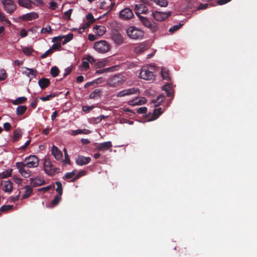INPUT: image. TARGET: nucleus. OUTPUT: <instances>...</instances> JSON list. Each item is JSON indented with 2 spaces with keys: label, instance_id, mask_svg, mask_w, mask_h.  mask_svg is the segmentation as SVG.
Listing matches in <instances>:
<instances>
[{
  "label": "nucleus",
  "instance_id": "nucleus-1",
  "mask_svg": "<svg viewBox=\"0 0 257 257\" xmlns=\"http://www.w3.org/2000/svg\"><path fill=\"white\" fill-rule=\"evenodd\" d=\"M126 34L132 39L140 40L143 38L144 33L135 26H130L126 30Z\"/></svg>",
  "mask_w": 257,
  "mask_h": 257
},
{
  "label": "nucleus",
  "instance_id": "nucleus-2",
  "mask_svg": "<svg viewBox=\"0 0 257 257\" xmlns=\"http://www.w3.org/2000/svg\"><path fill=\"white\" fill-rule=\"evenodd\" d=\"M94 49L99 53H106L110 49V44L105 40H100L95 42Z\"/></svg>",
  "mask_w": 257,
  "mask_h": 257
},
{
  "label": "nucleus",
  "instance_id": "nucleus-3",
  "mask_svg": "<svg viewBox=\"0 0 257 257\" xmlns=\"http://www.w3.org/2000/svg\"><path fill=\"white\" fill-rule=\"evenodd\" d=\"M151 69L152 70H150L148 67H143L140 72L139 77L141 78L146 80L154 79L155 77V74H154L153 70H155V68L154 67H151Z\"/></svg>",
  "mask_w": 257,
  "mask_h": 257
},
{
  "label": "nucleus",
  "instance_id": "nucleus-4",
  "mask_svg": "<svg viewBox=\"0 0 257 257\" xmlns=\"http://www.w3.org/2000/svg\"><path fill=\"white\" fill-rule=\"evenodd\" d=\"M125 81L124 76L120 74L114 75L107 81L108 85L110 87H117Z\"/></svg>",
  "mask_w": 257,
  "mask_h": 257
},
{
  "label": "nucleus",
  "instance_id": "nucleus-5",
  "mask_svg": "<svg viewBox=\"0 0 257 257\" xmlns=\"http://www.w3.org/2000/svg\"><path fill=\"white\" fill-rule=\"evenodd\" d=\"M138 16L143 25L149 28L152 32H156L158 30V27L156 23H152L147 18L142 16L140 14H138Z\"/></svg>",
  "mask_w": 257,
  "mask_h": 257
},
{
  "label": "nucleus",
  "instance_id": "nucleus-6",
  "mask_svg": "<svg viewBox=\"0 0 257 257\" xmlns=\"http://www.w3.org/2000/svg\"><path fill=\"white\" fill-rule=\"evenodd\" d=\"M110 38L114 43L117 45H120L124 42V39L122 35L116 29H113L110 33Z\"/></svg>",
  "mask_w": 257,
  "mask_h": 257
},
{
  "label": "nucleus",
  "instance_id": "nucleus-7",
  "mask_svg": "<svg viewBox=\"0 0 257 257\" xmlns=\"http://www.w3.org/2000/svg\"><path fill=\"white\" fill-rule=\"evenodd\" d=\"M18 3L21 7L31 9L32 5L38 6L42 4L41 0H18Z\"/></svg>",
  "mask_w": 257,
  "mask_h": 257
},
{
  "label": "nucleus",
  "instance_id": "nucleus-8",
  "mask_svg": "<svg viewBox=\"0 0 257 257\" xmlns=\"http://www.w3.org/2000/svg\"><path fill=\"white\" fill-rule=\"evenodd\" d=\"M5 11L10 14L13 13L16 9L14 0H1Z\"/></svg>",
  "mask_w": 257,
  "mask_h": 257
},
{
  "label": "nucleus",
  "instance_id": "nucleus-9",
  "mask_svg": "<svg viewBox=\"0 0 257 257\" xmlns=\"http://www.w3.org/2000/svg\"><path fill=\"white\" fill-rule=\"evenodd\" d=\"M24 165L28 168L37 167L39 165V160L36 156H30L25 159Z\"/></svg>",
  "mask_w": 257,
  "mask_h": 257
},
{
  "label": "nucleus",
  "instance_id": "nucleus-10",
  "mask_svg": "<svg viewBox=\"0 0 257 257\" xmlns=\"http://www.w3.org/2000/svg\"><path fill=\"white\" fill-rule=\"evenodd\" d=\"M16 166L21 175L25 178H28L31 176V172L29 169H26L27 166L24 165V162H17Z\"/></svg>",
  "mask_w": 257,
  "mask_h": 257
},
{
  "label": "nucleus",
  "instance_id": "nucleus-11",
  "mask_svg": "<svg viewBox=\"0 0 257 257\" xmlns=\"http://www.w3.org/2000/svg\"><path fill=\"white\" fill-rule=\"evenodd\" d=\"M171 13L168 12H161L155 11L152 13V16L154 19L157 21L161 22L167 19L168 17L171 16Z\"/></svg>",
  "mask_w": 257,
  "mask_h": 257
},
{
  "label": "nucleus",
  "instance_id": "nucleus-12",
  "mask_svg": "<svg viewBox=\"0 0 257 257\" xmlns=\"http://www.w3.org/2000/svg\"><path fill=\"white\" fill-rule=\"evenodd\" d=\"M52 42L54 43L49 48V55L54 51H58L60 50L61 47V38L58 37H55L52 39Z\"/></svg>",
  "mask_w": 257,
  "mask_h": 257
},
{
  "label": "nucleus",
  "instance_id": "nucleus-13",
  "mask_svg": "<svg viewBox=\"0 0 257 257\" xmlns=\"http://www.w3.org/2000/svg\"><path fill=\"white\" fill-rule=\"evenodd\" d=\"M139 93V89L138 88H131L128 89L123 90L119 91L117 96L118 97H123L126 95H130L133 94H138Z\"/></svg>",
  "mask_w": 257,
  "mask_h": 257
},
{
  "label": "nucleus",
  "instance_id": "nucleus-14",
  "mask_svg": "<svg viewBox=\"0 0 257 257\" xmlns=\"http://www.w3.org/2000/svg\"><path fill=\"white\" fill-rule=\"evenodd\" d=\"M134 16L132 11L129 8H125L120 12V18L124 20L131 19Z\"/></svg>",
  "mask_w": 257,
  "mask_h": 257
},
{
  "label": "nucleus",
  "instance_id": "nucleus-15",
  "mask_svg": "<svg viewBox=\"0 0 257 257\" xmlns=\"http://www.w3.org/2000/svg\"><path fill=\"white\" fill-rule=\"evenodd\" d=\"M38 14L35 12H31L24 14L20 17V19L24 21H29L37 19L38 18Z\"/></svg>",
  "mask_w": 257,
  "mask_h": 257
},
{
  "label": "nucleus",
  "instance_id": "nucleus-16",
  "mask_svg": "<svg viewBox=\"0 0 257 257\" xmlns=\"http://www.w3.org/2000/svg\"><path fill=\"white\" fill-rule=\"evenodd\" d=\"M91 158L90 157H85L83 156L79 155L76 158V163L78 165H85L90 163Z\"/></svg>",
  "mask_w": 257,
  "mask_h": 257
},
{
  "label": "nucleus",
  "instance_id": "nucleus-17",
  "mask_svg": "<svg viewBox=\"0 0 257 257\" xmlns=\"http://www.w3.org/2000/svg\"><path fill=\"white\" fill-rule=\"evenodd\" d=\"M51 152L52 154L56 160H59L62 159V152L57 147L53 145L51 149Z\"/></svg>",
  "mask_w": 257,
  "mask_h": 257
},
{
  "label": "nucleus",
  "instance_id": "nucleus-18",
  "mask_svg": "<svg viewBox=\"0 0 257 257\" xmlns=\"http://www.w3.org/2000/svg\"><path fill=\"white\" fill-rule=\"evenodd\" d=\"M112 147V144L110 141L99 143L96 146V149L99 151H106Z\"/></svg>",
  "mask_w": 257,
  "mask_h": 257
},
{
  "label": "nucleus",
  "instance_id": "nucleus-19",
  "mask_svg": "<svg viewBox=\"0 0 257 257\" xmlns=\"http://www.w3.org/2000/svg\"><path fill=\"white\" fill-rule=\"evenodd\" d=\"M23 73L25 74L28 77H30V81L32 78L36 77L37 75V71L34 69L25 68V70L23 72Z\"/></svg>",
  "mask_w": 257,
  "mask_h": 257
},
{
  "label": "nucleus",
  "instance_id": "nucleus-20",
  "mask_svg": "<svg viewBox=\"0 0 257 257\" xmlns=\"http://www.w3.org/2000/svg\"><path fill=\"white\" fill-rule=\"evenodd\" d=\"M93 30L94 32L98 36H102L106 32V28L101 25H95Z\"/></svg>",
  "mask_w": 257,
  "mask_h": 257
},
{
  "label": "nucleus",
  "instance_id": "nucleus-21",
  "mask_svg": "<svg viewBox=\"0 0 257 257\" xmlns=\"http://www.w3.org/2000/svg\"><path fill=\"white\" fill-rule=\"evenodd\" d=\"M13 190V183L11 181L8 180L4 182L3 190L7 193H11Z\"/></svg>",
  "mask_w": 257,
  "mask_h": 257
},
{
  "label": "nucleus",
  "instance_id": "nucleus-22",
  "mask_svg": "<svg viewBox=\"0 0 257 257\" xmlns=\"http://www.w3.org/2000/svg\"><path fill=\"white\" fill-rule=\"evenodd\" d=\"M44 180L40 178L31 179V185L33 187H37L42 185L44 184Z\"/></svg>",
  "mask_w": 257,
  "mask_h": 257
},
{
  "label": "nucleus",
  "instance_id": "nucleus-23",
  "mask_svg": "<svg viewBox=\"0 0 257 257\" xmlns=\"http://www.w3.org/2000/svg\"><path fill=\"white\" fill-rule=\"evenodd\" d=\"M135 10L137 12V13L147 14L148 12V8L142 4L136 5ZM138 15V14H137Z\"/></svg>",
  "mask_w": 257,
  "mask_h": 257
},
{
  "label": "nucleus",
  "instance_id": "nucleus-24",
  "mask_svg": "<svg viewBox=\"0 0 257 257\" xmlns=\"http://www.w3.org/2000/svg\"><path fill=\"white\" fill-rule=\"evenodd\" d=\"M148 46L144 43H142L135 48V52L136 53H141L148 48Z\"/></svg>",
  "mask_w": 257,
  "mask_h": 257
},
{
  "label": "nucleus",
  "instance_id": "nucleus-25",
  "mask_svg": "<svg viewBox=\"0 0 257 257\" xmlns=\"http://www.w3.org/2000/svg\"><path fill=\"white\" fill-rule=\"evenodd\" d=\"M58 37L61 38V41L64 39V40L62 41V45H65L66 43H67L68 42L72 40L73 38V34L72 33H69V34L67 35L64 36H59Z\"/></svg>",
  "mask_w": 257,
  "mask_h": 257
},
{
  "label": "nucleus",
  "instance_id": "nucleus-26",
  "mask_svg": "<svg viewBox=\"0 0 257 257\" xmlns=\"http://www.w3.org/2000/svg\"><path fill=\"white\" fill-rule=\"evenodd\" d=\"M102 95L101 91L100 89H96L89 95V98L97 99L100 98Z\"/></svg>",
  "mask_w": 257,
  "mask_h": 257
},
{
  "label": "nucleus",
  "instance_id": "nucleus-27",
  "mask_svg": "<svg viewBox=\"0 0 257 257\" xmlns=\"http://www.w3.org/2000/svg\"><path fill=\"white\" fill-rule=\"evenodd\" d=\"M24 193L22 195V199L26 198L30 196L32 192V189L29 185H26L25 186Z\"/></svg>",
  "mask_w": 257,
  "mask_h": 257
},
{
  "label": "nucleus",
  "instance_id": "nucleus-28",
  "mask_svg": "<svg viewBox=\"0 0 257 257\" xmlns=\"http://www.w3.org/2000/svg\"><path fill=\"white\" fill-rule=\"evenodd\" d=\"M12 170L11 169L5 170L0 173V179H5L9 177L12 175Z\"/></svg>",
  "mask_w": 257,
  "mask_h": 257
},
{
  "label": "nucleus",
  "instance_id": "nucleus-29",
  "mask_svg": "<svg viewBox=\"0 0 257 257\" xmlns=\"http://www.w3.org/2000/svg\"><path fill=\"white\" fill-rule=\"evenodd\" d=\"M162 108L161 107L154 109L152 115V118L150 119V120H153L157 119L159 116V115L162 114Z\"/></svg>",
  "mask_w": 257,
  "mask_h": 257
},
{
  "label": "nucleus",
  "instance_id": "nucleus-30",
  "mask_svg": "<svg viewBox=\"0 0 257 257\" xmlns=\"http://www.w3.org/2000/svg\"><path fill=\"white\" fill-rule=\"evenodd\" d=\"M161 75L164 79L166 80H169L170 79V77L169 76V71L165 68H162Z\"/></svg>",
  "mask_w": 257,
  "mask_h": 257
},
{
  "label": "nucleus",
  "instance_id": "nucleus-31",
  "mask_svg": "<svg viewBox=\"0 0 257 257\" xmlns=\"http://www.w3.org/2000/svg\"><path fill=\"white\" fill-rule=\"evenodd\" d=\"M146 102V99L143 98L141 99L137 98L135 100H131L129 103L131 105H141L145 104Z\"/></svg>",
  "mask_w": 257,
  "mask_h": 257
},
{
  "label": "nucleus",
  "instance_id": "nucleus-32",
  "mask_svg": "<svg viewBox=\"0 0 257 257\" xmlns=\"http://www.w3.org/2000/svg\"><path fill=\"white\" fill-rule=\"evenodd\" d=\"M55 184L57 186V187L55 189L56 192L58 193V195L62 196L63 194V187L62 183L59 181H56L55 182Z\"/></svg>",
  "mask_w": 257,
  "mask_h": 257
},
{
  "label": "nucleus",
  "instance_id": "nucleus-33",
  "mask_svg": "<svg viewBox=\"0 0 257 257\" xmlns=\"http://www.w3.org/2000/svg\"><path fill=\"white\" fill-rule=\"evenodd\" d=\"M38 83L41 88L44 89L48 85V79L47 78H42L39 80Z\"/></svg>",
  "mask_w": 257,
  "mask_h": 257
},
{
  "label": "nucleus",
  "instance_id": "nucleus-34",
  "mask_svg": "<svg viewBox=\"0 0 257 257\" xmlns=\"http://www.w3.org/2000/svg\"><path fill=\"white\" fill-rule=\"evenodd\" d=\"M61 195H56L54 199L51 202V207L57 206L61 200Z\"/></svg>",
  "mask_w": 257,
  "mask_h": 257
},
{
  "label": "nucleus",
  "instance_id": "nucleus-35",
  "mask_svg": "<svg viewBox=\"0 0 257 257\" xmlns=\"http://www.w3.org/2000/svg\"><path fill=\"white\" fill-rule=\"evenodd\" d=\"M22 51L24 54L29 56L33 52V49L32 46L25 47L22 48Z\"/></svg>",
  "mask_w": 257,
  "mask_h": 257
},
{
  "label": "nucleus",
  "instance_id": "nucleus-36",
  "mask_svg": "<svg viewBox=\"0 0 257 257\" xmlns=\"http://www.w3.org/2000/svg\"><path fill=\"white\" fill-rule=\"evenodd\" d=\"M27 110V107L25 105H20L17 108L16 112L18 115L23 114Z\"/></svg>",
  "mask_w": 257,
  "mask_h": 257
},
{
  "label": "nucleus",
  "instance_id": "nucleus-37",
  "mask_svg": "<svg viewBox=\"0 0 257 257\" xmlns=\"http://www.w3.org/2000/svg\"><path fill=\"white\" fill-rule=\"evenodd\" d=\"M60 72L59 68L56 66H53L51 68L50 73L52 77H55L57 76Z\"/></svg>",
  "mask_w": 257,
  "mask_h": 257
},
{
  "label": "nucleus",
  "instance_id": "nucleus-38",
  "mask_svg": "<svg viewBox=\"0 0 257 257\" xmlns=\"http://www.w3.org/2000/svg\"><path fill=\"white\" fill-rule=\"evenodd\" d=\"M27 100V98L25 96L20 97L14 100L13 101V104L14 105H18L21 103H23L25 102Z\"/></svg>",
  "mask_w": 257,
  "mask_h": 257
},
{
  "label": "nucleus",
  "instance_id": "nucleus-39",
  "mask_svg": "<svg viewBox=\"0 0 257 257\" xmlns=\"http://www.w3.org/2000/svg\"><path fill=\"white\" fill-rule=\"evenodd\" d=\"M22 135V132L20 130L17 129L14 133V140L18 141Z\"/></svg>",
  "mask_w": 257,
  "mask_h": 257
},
{
  "label": "nucleus",
  "instance_id": "nucleus-40",
  "mask_svg": "<svg viewBox=\"0 0 257 257\" xmlns=\"http://www.w3.org/2000/svg\"><path fill=\"white\" fill-rule=\"evenodd\" d=\"M88 132H89V131L87 130L86 129H84V130H79H79L73 131L72 132V135L74 136H76L77 135L81 134H87L88 133Z\"/></svg>",
  "mask_w": 257,
  "mask_h": 257
},
{
  "label": "nucleus",
  "instance_id": "nucleus-41",
  "mask_svg": "<svg viewBox=\"0 0 257 257\" xmlns=\"http://www.w3.org/2000/svg\"><path fill=\"white\" fill-rule=\"evenodd\" d=\"M64 155H65V159L63 160V162L64 164H70V160L69 159V157L67 153V151L66 149H64Z\"/></svg>",
  "mask_w": 257,
  "mask_h": 257
},
{
  "label": "nucleus",
  "instance_id": "nucleus-42",
  "mask_svg": "<svg viewBox=\"0 0 257 257\" xmlns=\"http://www.w3.org/2000/svg\"><path fill=\"white\" fill-rule=\"evenodd\" d=\"M86 174V172L85 171H81L78 172V173L71 180L72 182H74L76 180L78 179L81 177L85 175Z\"/></svg>",
  "mask_w": 257,
  "mask_h": 257
},
{
  "label": "nucleus",
  "instance_id": "nucleus-43",
  "mask_svg": "<svg viewBox=\"0 0 257 257\" xmlns=\"http://www.w3.org/2000/svg\"><path fill=\"white\" fill-rule=\"evenodd\" d=\"M182 25L181 24H179V25H175V26H173V27H171L169 30V31L171 33H174L175 32L177 31V30H178L180 28H181V27H182Z\"/></svg>",
  "mask_w": 257,
  "mask_h": 257
},
{
  "label": "nucleus",
  "instance_id": "nucleus-44",
  "mask_svg": "<svg viewBox=\"0 0 257 257\" xmlns=\"http://www.w3.org/2000/svg\"><path fill=\"white\" fill-rule=\"evenodd\" d=\"M164 99V96L163 95H160L158 96L156 99L153 101V102L155 103V105H156L157 103H160L162 102Z\"/></svg>",
  "mask_w": 257,
  "mask_h": 257
},
{
  "label": "nucleus",
  "instance_id": "nucleus-45",
  "mask_svg": "<svg viewBox=\"0 0 257 257\" xmlns=\"http://www.w3.org/2000/svg\"><path fill=\"white\" fill-rule=\"evenodd\" d=\"M100 79H101V78H98L97 79H96L93 81L87 82V83L85 84L84 87L85 88H86V87H89V86L92 85L94 83L98 84L99 83H100Z\"/></svg>",
  "mask_w": 257,
  "mask_h": 257
},
{
  "label": "nucleus",
  "instance_id": "nucleus-46",
  "mask_svg": "<svg viewBox=\"0 0 257 257\" xmlns=\"http://www.w3.org/2000/svg\"><path fill=\"white\" fill-rule=\"evenodd\" d=\"M7 77V73L4 70H0V81L4 80Z\"/></svg>",
  "mask_w": 257,
  "mask_h": 257
},
{
  "label": "nucleus",
  "instance_id": "nucleus-47",
  "mask_svg": "<svg viewBox=\"0 0 257 257\" xmlns=\"http://www.w3.org/2000/svg\"><path fill=\"white\" fill-rule=\"evenodd\" d=\"M87 62L90 63L91 64H94L96 62L95 59L91 55H87V57L85 58Z\"/></svg>",
  "mask_w": 257,
  "mask_h": 257
},
{
  "label": "nucleus",
  "instance_id": "nucleus-48",
  "mask_svg": "<svg viewBox=\"0 0 257 257\" xmlns=\"http://www.w3.org/2000/svg\"><path fill=\"white\" fill-rule=\"evenodd\" d=\"M13 206L12 205H4L1 208V210L2 211H7L8 210H11L13 208Z\"/></svg>",
  "mask_w": 257,
  "mask_h": 257
},
{
  "label": "nucleus",
  "instance_id": "nucleus-49",
  "mask_svg": "<svg viewBox=\"0 0 257 257\" xmlns=\"http://www.w3.org/2000/svg\"><path fill=\"white\" fill-rule=\"evenodd\" d=\"M94 107V106H83L82 110L85 112H88Z\"/></svg>",
  "mask_w": 257,
  "mask_h": 257
},
{
  "label": "nucleus",
  "instance_id": "nucleus-50",
  "mask_svg": "<svg viewBox=\"0 0 257 257\" xmlns=\"http://www.w3.org/2000/svg\"><path fill=\"white\" fill-rule=\"evenodd\" d=\"M13 180L15 183L18 185H21L23 182V179L22 178L16 176L13 177Z\"/></svg>",
  "mask_w": 257,
  "mask_h": 257
},
{
  "label": "nucleus",
  "instance_id": "nucleus-51",
  "mask_svg": "<svg viewBox=\"0 0 257 257\" xmlns=\"http://www.w3.org/2000/svg\"><path fill=\"white\" fill-rule=\"evenodd\" d=\"M147 112V108L146 107H140L137 110V112L139 114L146 113Z\"/></svg>",
  "mask_w": 257,
  "mask_h": 257
},
{
  "label": "nucleus",
  "instance_id": "nucleus-52",
  "mask_svg": "<svg viewBox=\"0 0 257 257\" xmlns=\"http://www.w3.org/2000/svg\"><path fill=\"white\" fill-rule=\"evenodd\" d=\"M0 21L2 22H7L8 24H10V22L7 20V19L6 18V17L0 12Z\"/></svg>",
  "mask_w": 257,
  "mask_h": 257
},
{
  "label": "nucleus",
  "instance_id": "nucleus-53",
  "mask_svg": "<svg viewBox=\"0 0 257 257\" xmlns=\"http://www.w3.org/2000/svg\"><path fill=\"white\" fill-rule=\"evenodd\" d=\"M208 4H200L199 6L197 8V10H204L208 8Z\"/></svg>",
  "mask_w": 257,
  "mask_h": 257
},
{
  "label": "nucleus",
  "instance_id": "nucleus-54",
  "mask_svg": "<svg viewBox=\"0 0 257 257\" xmlns=\"http://www.w3.org/2000/svg\"><path fill=\"white\" fill-rule=\"evenodd\" d=\"M57 7V4L55 2H51L49 3V8L52 10H55Z\"/></svg>",
  "mask_w": 257,
  "mask_h": 257
},
{
  "label": "nucleus",
  "instance_id": "nucleus-55",
  "mask_svg": "<svg viewBox=\"0 0 257 257\" xmlns=\"http://www.w3.org/2000/svg\"><path fill=\"white\" fill-rule=\"evenodd\" d=\"M86 19L88 21H92V23L95 21V20L94 19L93 15L89 13L86 16Z\"/></svg>",
  "mask_w": 257,
  "mask_h": 257
},
{
  "label": "nucleus",
  "instance_id": "nucleus-56",
  "mask_svg": "<svg viewBox=\"0 0 257 257\" xmlns=\"http://www.w3.org/2000/svg\"><path fill=\"white\" fill-rule=\"evenodd\" d=\"M51 164L49 163V175H53L55 173H58L59 172V169L58 168L55 169V170L53 171L52 169L51 168Z\"/></svg>",
  "mask_w": 257,
  "mask_h": 257
},
{
  "label": "nucleus",
  "instance_id": "nucleus-57",
  "mask_svg": "<svg viewBox=\"0 0 257 257\" xmlns=\"http://www.w3.org/2000/svg\"><path fill=\"white\" fill-rule=\"evenodd\" d=\"M105 65V62L104 61H98L96 63L95 66L97 68L103 67Z\"/></svg>",
  "mask_w": 257,
  "mask_h": 257
},
{
  "label": "nucleus",
  "instance_id": "nucleus-58",
  "mask_svg": "<svg viewBox=\"0 0 257 257\" xmlns=\"http://www.w3.org/2000/svg\"><path fill=\"white\" fill-rule=\"evenodd\" d=\"M4 129L6 131H9L11 128V124L9 123V122H5L4 124Z\"/></svg>",
  "mask_w": 257,
  "mask_h": 257
},
{
  "label": "nucleus",
  "instance_id": "nucleus-59",
  "mask_svg": "<svg viewBox=\"0 0 257 257\" xmlns=\"http://www.w3.org/2000/svg\"><path fill=\"white\" fill-rule=\"evenodd\" d=\"M65 72L63 75V77H65L71 73V72L72 71V68L70 67H67L65 69Z\"/></svg>",
  "mask_w": 257,
  "mask_h": 257
},
{
  "label": "nucleus",
  "instance_id": "nucleus-60",
  "mask_svg": "<svg viewBox=\"0 0 257 257\" xmlns=\"http://www.w3.org/2000/svg\"><path fill=\"white\" fill-rule=\"evenodd\" d=\"M82 66L85 70L88 69L89 68V62L87 61H83L82 63Z\"/></svg>",
  "mask_w": 257,
  "mask_h": 257
},
{
  "label": "nucleus",
  "instance_id": "nucleus-61",
  "mask_svg": "<svg viewBox=\"0 0 257 257\" xmlns=\"http://www.w3.org/2000/svg\"><path fill=\"white\" fill-rule=\"evenodd\" d=\"M73 177H74V174H73L72 173H71V172H68L65 174L64 177L65 179H71Z\"/></svg>",
  "mask_w": 257,
  "mask_h": 257
},
{
  "label": "nucleus",
  "instance_id": "nucleus-62",
  "mask_svg": "<svg viewBox=\"0 0 257 257\" xmlns=\"http://www.w3.org/2000/svg\"><path fill=\"white\" fill-rule=\"evenodd\" d=\"M231 1V0H218L217 3L219 5H222L227 3L228 2H229Z\"/></svg>",
  "mask_w": 257,
  "mask_h": 257
},
{
  "label": "nucleus",
  "instance_id": "nucleus-63",
  "mask_svg": "<svg viewBox=\"0 0 257 257\" xmlns=\"http://www.w3.org/2000/svg\"><path fill=\"white\" fill-rule=\"evenodd\" d=\"M72 9H70L68 11L65 12V13H64V15H65V17H67L68 19H70V16H71V13H72Z\"/></svg>",
  "mask_w": 257,
  "mask_h": 257
},
{
  "label": "nucleus",
  "instance_id": "nucleus-64",
  "mask_svg": "<svg viewBox=\"0 0 257 257\" xmlns=\"http://www.w3.org/2000/svg\"><path fill=\"white\" fill-rule=\"evenodd\" d=\"M108 69H109V68H106V69L96 70L95 73L97 74H102L103 73L107 72Z\"/></svg>",
  "mask_w": 257,
  "mask_h": 257
}]
</instances>
